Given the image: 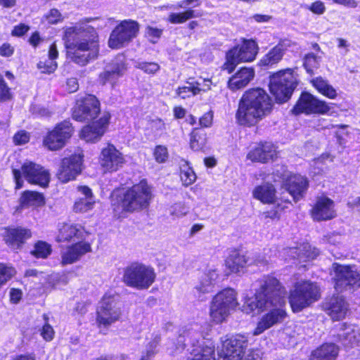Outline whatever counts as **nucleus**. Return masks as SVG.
<instances>
[{"instance_id": "052dcab7", "label": "nucleus", "mask_w": 360, "mask_h": 360, "mask_svg": "<svg viewBox=\"0 0 360 360\" xmlns=\"http://www.w3.org/2000/svg\"><path fill=\"white\" fill-rule=\"evenodd\" d=\"M146 34L149 37L159 39L162 34V30L148 26L146 27Z\"/></svg>"}, {"instance_id": "72a5a7b5", "label": "nucleus", "mask_w": 360, "mask_h": 360, "mask_svg": "<svg viewBox=\"0 0 360 360\" xmlns=\"http://www.w3.org/2000/svg\"><path fill=\"white\" fill-rule=\"evenodd\" d=\"M338 352L339 349L335 344H323L312 351L310 360H335Z\"/></svg>"}, {"instance_id": "4c0bfd02", "label": "nucleus", "mask_w": 360, "mask_h": 360, "mask_svg": "<svg viewBox=\"0 0 360 360\" xmlns=\"http://www.w3.org/2000/svg\"><path fill=\"white\" fill-rule=\"evenodd\" d=\"M30 236L31 233L28 229L22 228L12 229L7 231L5 240L9 245L14 248H18Z\"/></svg>"}, {"instance_id": "1a4fd4ad", "label": "nucleus", "mask_w": 360, "mask_h": 360, "mask_svg": "<svg viewBox=\"0 0 360 360\" xmlns=\"http://www.w3.org/2000/svg\"><path fill=\"white\" fill-rule=\"evenodd\" d=\"M236 292L233 288H226L219 292L212 299L210 314L217 323L223 322L238 304Z\"/></svg>"}, {"instance_id": "2f4dec72", "label": "nucleus", "mask_w": 360, "mask_h": 360, "mask_svg": "<svg viewBox=\"0 0 360 360\" xmlns=\"http://www.w3.org/2000/svg\"><path fill=\"white\" fill-rule=\"evenodd\" d=\"M78 192L82 195L74 205V210L76 212H86L93 209L94 200L91 190L86 186H79Z\"/></svg>"}, {"instance_id": "423d86ee", "label": "nucleus", "mask_w": 360, "mask_h": 360, "mask_svg": "<svg viewBox=\"0 0 360 360\" xmlns=\"http://www.w3.org/2000/svg\"><path fill=\"white\" fill-rule=\"evenodd\" d=\"M152 199L150 187L146 180L127 189L122 198V210L132 212L147 208Z\"/></svg>"}, {"instance_id": "ddd939ff", "label": "nucleus", "mask_w": 360, "mask_h": 360, "mask_svg": "<svg viewBox=\"0 0 360 360\" xmlns=\"http://www.w3.org/2000/svg\"><path fill=\"white\" fill-rule=\"evenodd\" d=\"M257 52L258 46L255 41H245L240 46H236L227 53L223 68L231 73L238 63L252 61Z\"/></svg>"}, {"instance_id": "f704fd0d", "label": "nucleus", "mask_w": 360, "mask_h": 360, "mask_svg": "<svg viewBox=\"0 0 360 360\" xmlns=\"http://www.w3.org/2000/svg\"><path fill=\"white\" fill-rule=\"evenodd\" d=\"M19 204L21 208L41 207L45 204V198L41 193L25 191L21 194Z\"/></svg>"}, {"instance_id": "774afa93", "label": "nucleus", "mask_w": 360, "mask_h": 360, "mask_svg": "<svg viewBox=\"0 0 360 360\" xmlns=\"http://www.w3.org/2000/svg\"><path fill=\"white\" fill-rule=\"evenodd\" d=\"M252 18L257 22H266L272 18L271 15L261 14H255Z\"/></svg>"}, {"instance_id": "864d4df0", "label": "nucleus", "mask_w": 360, "mask_h": 360, "mask_svg": "<svg viewBox=\"0 0 360 360\" xmlns=\"http://www.w3.org/2000/svg\"><path fill=\"white\" fill-rule=\"evenodd\" d=\"M137 67L148 74H153L160 69L159 65L155 63L142 62L139 63Z\"/></svg>"}, {"instance_id": "a18cd8bd", "label": "nucleus", "mask_w": 360, "mask_h": 360, "mask_svg": "<svg viewBox=\"0 0 360 360\" xmlns=\"http://www.w3.org/2000/svg\"><path fill=\"white\" fill-rule=\"evenodd\" d=\"M320 58L313 53L305 55L303 65L308 73L312 74L314 69L319 67Z\"/></svg>"}, {"instance_id": "f03ea898", "label": "nucleus", "mask_w": 360, "mask_h": 360, "mask_svg": "<svg viewBox=\"0 0 360 360\" xmlns=\"http://www.w3.org/2000/svg\"><path fill=\"white\" fill-rule=\"evenodd\" d=\"M64 38L68 58L75 63L84 66L98 57V36L93 27L85 25L69 27Z\"/></svg>"}, {"instance_id": "69168bd1", "label": "nucleus", "mask_w": 360, "mask_h": 360, "mask_svg": "<svg viewBox=\"0 0 360 360\" xmlns=\"http://www.w3.org/2000/svg\"><path fill=\"white\" fill-rule=\"evenodd\" d=\"M22 296V292L20 290L12 288L10 291L11 300L13 302L17 303Z\"/></svg>"}, {"instance_id": "4468645a", "label": "nucleus", "mask_w": 360, "mask_h": 360, "mask_svg": "<svg viewBox=\"0 0 360 360\" xmlns=\"http://www.w3.org/2000/svg\"><path fill=\"white\" fill-rule=\"evenodd\" d=\"M139 30V24L132 20L122 21L110 34L108 44L110 48L119 49L135 38Z\"/></svg>"}, {"instance_id": "2eb2a0df", "label": "nucleus", "mask_w": 360, "mask_h": 360, "mask_svg": "<svg viewBox=\"0 0 360 360\" xmlns=\"http://www.w3.org/2000/svg\"><path fill=\"white\" fill-rule=\"evenodd\" d=\"M101 113V103L92 94H87L78 100L72 109V118L79 122L94 120Z\"/></svg>"}, {"instance_id": "79ce46f5", "label": "nucleus", "mask_w": 360, "mask_h": 360, "mask_svg": "<svg viewBox=\"0 0 360 360\" xmlns=\"http://www.w3.org/2000/svg\"><path fill=\"white\" fill-rule=\"evenodd\" d=\"M206 144V134L203 130L195 129L191 134V148L195 151L203 148Z\"/></svg>"}, {"instance_id": "f257e3e1", "label": "nucleus", "mask_w": 360, "mask_h": 360, "mask_svg": "<svg viewBox=\"0 0 360 360\" xmlns=\"http://www.w3.org/2000/svg\"><path fill=\"white\" fill-rule=\"evenodd\" d=\"M292 91H245L240 98L236 112V122L243 127L255 126L269 115L274 101L278 103L288 101Z\"/></svg>"}, {"instance_id": "13d9d810", "label": "nucleus", "mask_w": 360, "mask_h": 360, "mask_svg": "<svg viewBox=\"0 0 360 360\" xmlns=\"http://www.w3.org/2000/svg\"><path fill=\"white\" fill-rule=\"evenodd\" d=\"M46 17L49 23L55 24L60 20L61 15L58 10L53 8Z\"/></svg>"}, {"instance_id": "b1692460", "label": "nucleus", "mask_w": 360, "mask_h": 360, "mask_svg": "<svg viewBox=\"0 0 360 360\" xmlns=\"http://www.w3.org/2000/svg\"><path fill=\"white\" fill-rule=\"evenodd\" d=\"M102 167L108 172L117 171L124 163L121 153L112 144L103 148L100 156Z\"/></svg>"}, {"instance_id": "49530a36", "label": "nucleus", "mask_w": 360, "mask_h": 360, "mask_svg": "<svg viewBox=\"0 0 360 360\" xmlns=\"http://www.w3.org/2000/svg\"><path fill=\"white\" fill-rule=\"evenodd\" d=\"M15 274V270L11 266L0 263V288L10 280Z\"/></svg>"}, {"instance_id": "bf43d9fd", "label": "nucleus", "mask_w": 360, "mask_h": 360, "mask_svg": "<svg viewBox=\"0 0 360 360\" xmlns=\"http://www.w3.org/2000/svg\"><path fill=\"white\" fill-rule=\"evenodd\" d=\"M30 30V27L25 24H20L14 27L12 30V35L16 37H22L24 35L28 30Z\"/></svg>"}, {"instance_id": "5701e85b", "label": "nucleus", "mask_w": 360, "mask_h": 360, "mask_svg": "<svg viewBox=\"0 0 360 360\" xmlns=\"http://www.w3.org/2000/svg\"><path fill=\"white\" fill-rule=\"evenodd\" d=\"M125 70L122 57H118L112 63L106 65L103 72L99 76V83L105 88H114L118 77L122 75Z\"/></svg>"}, {"instance_id": "9d476101", "label": "nucleus", "mask_w": 360, "mask_h": 360, "mask_svg": "<svg viewBox=\"0 0 360 360\" xmlns=\"http://www.w3.org/2000/svg\"><path fill=\"white\" fill-rule=\"evenodd\" d=\"M334 287L336 291L352 292L360 286V274L355 266L342 265L333 263Z\"/></svg>"}, {"instance_id": "680f3d73", "label": "nucleus", "mask_w": 360, "mask_h": 360, "mask_svg": "<svg viewBox=\"0 0 360 360\" xmlns=\"http://www.w3.org/2000/svg\"><path fill=\"white\" fill-rule=\"evenodd\" d=\"M213 115L211 112H208L202 115L200 119V124L203 127H209L212 125Z\"/></svg>"}, {"instance_id": "f8f14e48", "label": "nucleus", "mask_w": 360, "mask_h": 360, "mask_svg": "<svg viewBox=\"0 0 360 360\" xmlns=\"http://www.w3.org/2000/svg\"><path fill=\"white\" fill-rule=\"evenodd\" d=\"M122 314L116 296L105 295L97 309L96 323L99 328H108L119 321Z\"/></svg>"}, {"instance_id": "4d7b16f0", "label": "nucleus", "mask_w": 360, "mask_h": 360, "mask_svg": "<svg viewBox=\"0 0 360 360\" xmlns=\"http://www.w3.org/2000/svg\"><path fill=\"white\" fill-rule=\"evenodd\" d=\"M309 9L314 13L321 15L326 11V6L321 1H316L311 4Z\"/></svg>"}, {"instance_id": "338daca9", "label": "nucleus", "mask_w": 360, "mask_h": 360, "mask_svg": "<svg viewBox=\"0 0 360 360\" xmlns=\"http://www.w3.org/2000/svg\"><path fill=\"white\" fill-rule=\"evenodd\" d=\"M30 110L33 114L38 115L39 116H46L49 115V112L45 108H39L36 105H32Z\"/></svg>"}, {"instance_id": "473e14b6", "label": "nucleus", "mask_w": 360, "mask_h": 360, "mask_svg": "<svg viewBox=\"0 0 360 360\" xmlns=\"http://www.w3.org/2000/svg\"><path fill=\"white\" fill-rule=\"evenodd\" d=\"M254 70L252 68H243L233 75L229 80V86L231 89H243L254 77Z\"/></svg>"}, {"instance_id": "3c124183", "label": "nucleus", "mask_w": 360, "mask_h": 360, "mask_svg": "<svg viewBox=\"0 0 360 360\" xmlns=\"http://www.w3.org/2000/svg\"><path fill=\"white\" fill-rule=\"evenodd\" d=\"M316 90H335L328 82L321 77H316L310 81Z\"/></svg>"}, {"instance_id": "7c9ffc66", "label": "nucleus", "mask_w": 360, "mask_h": 360, "mask_svg": "<svg viewBox=\"0 0 360 360\" xmlns=\"http://www.w3.org/2000/svg\"><path fill=\"white\" fill-rule=\"evenodd\" d=\"M328 314L333 320H340L345 317L347 312V304L342 296H333L325 304Z\"/></svg>"}, {"instance_id": "6e6552de", "label": "nucleus", "mask_w": 360, "mask_h": 360, "mask_svg": "<svg viewBox=\"0 0 360 360\" xmlns=\"http://www.w3.org/2000/svg\"><path fill=\"white\" fill-rule=\"evenodd\" d=\"M320 297L318 285L311 281H302L296 283L291 291L289 302L294 312L301 311Z\"/></svg>"}, {"instance_id": "c85d7f7f", "label": "nucleus", "mask_w": 360, "mask_h": 360, "mask_svg": "<svg viewBox=\"0 0 360 360\" xmlns=\"http://www.w3.org/2000/svg\"><path fill=\"white\" fill-rule=\"evenodd\" d=\"M276 155L277 153L274 145L266 142L251 150L248 153L247 158L252 162L265 163L269 160H274Z\"/></svg>"}, {"instance_id": "ea45409f", "label": "nucleus", "mask_w": 360, "mask_h": 360, "mask_svg": "<svg viewBox=\"0 0 360 360\" xmlns=\"http://www.w3.org/2000/svg\"><path fill=\"white\" fill-rule=\"evenodd\" d=\"M338 336L339 340L346 347L353 346L356 342L354 329L351 326L347 325L346 323L341 325Z\"/></svg>"}, {"instance_id": "4be33fe9", "label": "nucleus", "mask_w": 360, "mask_h": 360, "mask_svg": "<svg viewBox=\"0 0 360 360\" xmlns=\"http://www.w3.org/2000/svg\"><path fill=\"white\" fill-rule=\"evenodd\" d=\"M297 84L294 70L291 68L280 70L269 77V90H295Z\"/></svg>"}, {"instance_id": "cd10ccee", "label": "nucleus", "mask_w": 360, "mask_h": 360, "mask_svg": "<svg viewBox=\"0 0 360 360\" xmlns=\"http://www.w3.org/2000/svg\"><path fill=\"white\" fill-rule=\"evenodd\" d=\"M285 186L294 201L297 202L304 197L308 188L309 182L306 177L295 174L288 177Z\"/></svg>"}, {"instance_id": "dca6fc26", "label": "nucleus", "mask_w": 360, "mask_h": 360, "mask_svg": "<svg viewBox=\"0 0 360 360\" xmlns=\"http://www.w3.org/2000/svg\"><path fill=\"white\" fill-rule=\"evenodd\" d=\"M329 110V107L325 102L316 99L308 91H303L295 105L292 108L291 113L299 115L302 113L325 114Z\"/></svg>"}, {"instance_id": "58836bf2", "label": "nucleus", "mask_w": 360, "mask_h": 360, "mask_svg": "<svg viewBox=\"0 0 360 360\" xmlns=\"http://www.w3.org/2000/svg\"><path fill=\"white\" fill-rule=\"evenodd\" d=\"M253 196L264 203H272L276 199V190L272 184L266 183L254 189Z\"/></svg>"}, {"instance_id": "c756f323", "label": "nucleus", "mask_w": 360, "mask_h": 360, "mask_svg": "<svg viewBox=\"0 0 360 360\" xmlns=\"http://www.w3.org/2000/svg\"><path fill=\"white\" fill-rule=\"evenodd\" d=\"M86 232L84 228L79 224H65L60 229L58 236V241L84 242Z\"/></svg>"}, {"instance_id": "393cba45", "label": "nucleus", "mask_w": 360, "mask_h": 360, "mask_svg": "<svg viewBox=\"0 0 360 360\" xmlns=\"http://www.w3.org/2000/svg\"><path fill=\"white\" fill-rule=\"evenodd\" d=\"M90 252H91V247L89 243L76 242L62 250L61 263L63 265L73 264Z\"/></svg>"}, {"instance_id": "aec40b11", "label": "nucleus", "mask_w": 360, "mask_h": 360, "mask_svg": "<svg viewBox=\"0 0 360 360\" xmlns=\"http://www.w3.org/2000/svg\"><path fill=\"white\" fill-rule=\"evenodd\" d=\"M285 304V303H281L277 306L272 304L269 307V311L264 314L258 322L253 335H260L271 327L282 323L287 316L286 311L283 308Z\"/></svg>"}, {"instance_id": "a211bd4d", "label": "nucleus", "mask_w": 360, "mask_h": 360, "mask_svg": "<svg viewBox=\"0 0 360 360\" xmlns=\"http://www.w3.org/2000/svg\"><path fill=\"white\" fill-rule=\"evenodd\" d=\"M83 155L75 154L62 160L57 177L62 183L74 180L82 169Z\"/></svg>"}, {"instance_id": "412c9836", "label": "nucleus", "mask_w": 360, "mask_h": 360, "mask_svg": "<svg viewBox=\"0 0 360 360\" xmlns=\"http://www.w3.org/2000/svg\"><path fill=\"white\" fill-rule=\"evenodd\" d=\"M270 261V258L261 257L252 258L239 252H233L226 260V266L231 273H238L240 269L248 265L255 264L257 266L266 265Z\"/></svg>"}, {"instance_id": "de8ad7c7", "label": "nucleus", "mask_w": 360, "mask_h": 360, "mask_svg": "<svg viewBox=\"0 0 360 360\" xmlns=\"http://www.w3.org/2000/svg\"><path fill=\"white\" fill-rule=\"evenodd\" d=\"M188 212V207L184 203L178 202L174 204L169 208V214L174 218H180L185 216Z\"/></svg>"}, {"instance_id": "7ed1b4c3", "label": "nucleus", "mask_w": 360, "mask_h": 360, "mask_svg": "<svg viewBox=\"0 0 360 360\" xmlns=\"http://www.w3.org/2000/svg\"><path fill=\"white\" fill-rule=\"evenodd\" d=\"M258 288L252 297L245 299L243 305V311L247 314L255 309H268L272 304L276 306L281 303H285V288L280 281L274 276H264L257 281Z\"/></svg>"}, {"instance_id": "37998d69", "label": "nucleus", "mask_w": 360, "mask_h": 360, "mask_svg": "<svg viewBox=\"0 0 360 360\" xmlns=\"http://www.w3.org/2000/svg\"><path fill=\"white\" fill-rule=\"evenodd\" d=\"M195 11L188 9L182 13H171L167 18V20L172 24H181L186 21L195 18Z\"/></svg>"}, {"instance_id": "0eeeda50", "label": "nucleus", "mask_w": 360, "mask_h": 360, "mask_svg": "<svg viewBox=\"0 0 360 360\" xmlns=\"http://www.w3.org/2000/svg\"><path fill=\"white\" fill-rule=\"evenodd\" d=\"M155 276L153 268L134 262L124 269L122 281L127 286L144 290L148 289L153 283Z\"/></svg>"}, {"instance_id": "6e6d98bb", "label": "nucleus", "mask_w": 360, "mask_h": 360, "mask_svg": "<svg viewBox=\"0 0 360 360\" xmlns=\"http://www.w3.org/2000/svg\"><path fill=\"white\" fill-rule=\"evenodd\" d=\"M41 335L46 341H51L54 336V330L51 325L46 323L41 331Z\"/></svg>"}, {"instance_id": "bb28decb", "label": "nucleus", "mask_w": 360, "mask_h": 360, "mask_svg": "<svg viewBox=\"0 0 360 360\" xmlns=\"http://www.w3.org/2000/svg\"><path fill=\"white\" fill-rule=\"evenodd\" d=\"M294 45L295 43L288 39L280 40L278 44L270 49V51L262 57L259 62L260 65L263 66H272L277 64L282 60L285 52Z\"/></svg>"}, {"instance_id": "0e129e2a", "label": "nucleus", "mask_w": 360, "mask_h": 360, "mask_svg": "<svg viewBox=\"0 0 360 360\" xmlns=\"http://www.w3.org/2000/svg\"><path fill=\"white\" fill-rule=\"evenodd\" d=\"M334 3L342 5L345 7L354 8L357 7L358 2L356 0H332Z\"/></svg>"}, {"instance_id": "e433bc0d", "label": "nucleus", "mask_w": 360, "mask_h": 360, "mask_svg": "<svg viewBox=\"0 0 360 360\" xmlns=\"http://www.w3.org/2000/svg\"><path fill=\"white\" fill-rule=\"evenodd\" d=\"M217 278L218 274L215 270H210L207 273L202 275L194 288L198 296L200 297L202 294L210 292Z\"/></svg>"}, {"instance_id": "a19ab883", "label": "nucleus", "mask_w": 360, "mask_h": 360, "mask_svg": "<svg viewBox=\"0 0 360 360\" xmlns=\"http://www.w3.org/2000/svg\"><path fill=\"white\" fill-rule=\"evenodd\" d=\"M180 177L183 184L186 186L191 185L196 179L193 169L185 160H181L180 162Z\"/></svg>"}, {"instance_id": "e2e57ef3", "label": "nucleus", "mask_w": 360, "mask_h": 360, "mask_svg": "<svg viewBox=\"0 0 360 360\" xmlns=\"http://www.w3.org/2000/svg\"><path fill=\"white\" fill-rule=\"evenodd\" d=\"M13 47L9 44L5 43L0 46V55L2 56H11L13 53Z\"/></svg>"}, {"instance_id": "c9c22d12", "label": "nucleus", "mask_w": 360, "mask_h": 360, "mask_svg": "<svg viewBox=\"0 0 360 360\" xmlns=\"http://www.w3.org/2000/svg\"><path fill=\"white\" fill-rule=\"evenodd\" d=\"M291 257L300 262H307L315 259L319 254L318 249L312 248L309 244H302L298 248H290L288 250Z\"/></svg>"}, {"instance_id": "a878e982", "label": "nucleus", "mask_w": 360, "mask_h": 360, "mask_svg": "<svg viewBox=\"0 0 360 360\" xmlns=\"http://www.w3.org/2000/svg\"><path fill=\"white\" fill-rule=\"evenodd\" d=\"M334 202L327 197H319L311 210V216L317 221L329 220L336 216Z\"/></svg>"}, {"instance_id": "20e7f679", "label": "nucleus", "mask_w": 360, "mask_h": 360, "mask_svg": "<svg viewBox=\"0 0 360 360\" xmlns=\"http://www.w3.org/2000/svg\"><path fill=\"white\" fill-rule=\"evenodd\" d=\"M248 347V338L237 334L227 338L222 343L219 353V360H261L257 352L246 350Z\"/></svg>"}, {"instance_id": "c03bdc74", "label": "nucleus", "mask_w": 360, "mask_h": 360, "mask_svg": "<svg viewBox=\"0 0 360 360\" xmlns=\"http://www.w3.org/2000/svg\"><path fill=\"white\" fill-rule=\"evenodd\" d=\"M51 252V247L48 243L39 241L35 245L31 253L37 258H46Z\"/></svg>"}, {"instance_id": "39448f33", "label": "nucleus", "mask_w": 360, "mask_h": 360, "mask_svg": "<svg viewBox=\"0 0 360 360\" xmlns=\"http://www.w3.org/2000/svg\"><path fill=\"white\" fill-rule=\"evenodd\" d=\"M200 334L195 330L184 332L177 338L176 349H184L188 344L191 345V360H216L214 355V346L210 341L199 342Z\"/></svg>"}, {"instance_id": "9b49d317", "label": "nucleus", "mask_w": 360, "mask_h": 360, "mask_svg": "<svg viewBox=\"0 0 360 360\" xmlns=\"http://www.w3.org/2000/svg\"><path fill=\"white\" fill-rule=\"evenodd\" d=\"M22 174H23L25 179L30 184L46 187L49 183L50 175L48 171L44 169L41 165L32 162H25L21 167V170L17 169H13L16 189H20L23 186Z\"/></svg>"}, {"instance_id": "09e8293b", "label": "nucleus", "mask_w": 360, "mask_h": 360, "mask_svg": "<svg viewBox=\"0 0 360 360\" xmlns=\"http://www.w3.org/2000/svg\"><path fill=\"white\" fill-rule=\"evenodd\" d=\"M160 342V338L156 336L153 340L148 343L145 354H143L140 360H150L155 353V348Z\"/></svg>"}, {"instance_id": "6ab92c4d", "label": "nucleus", "mask_w": 360, "mask_h": 360, "mask_svg": "<svg viewBox=\"0 0 360 360\" xmlns=\"http://www.w3.org/2000/svg\"><path fill=\"white\" fill-rule=\"evenodd\" d=\"M110 118V112L104 111L98 120L82 128L80 137L86 142L94 143L98 141L105 134Z\"/></svg>"}, {"instance_id": "5fc2aeb1", "label": "nucleus", "mask_w": 360, "mask_h": 360, "mask_svg": "<svg viewBox=\"0 0 360 360\" xmlns=\"http://www.w3.org/2000/svg\"><path fill=\"white\" fill-rule=\"evenodd\" d=\"M30 140V135L25 131H20L16 133L13 136V141L16 145H22L27 143Z\"/></svg>"}, {"instance_id": "f3484780", "label": "nucleus", "mask_w": 360, "mask_h": 360, "mask_svg": "<svg viewBox=\"0 0 360 360\" xmlns=\"http://www.w3.org/2000/svg\"><path fill=\"white\" fill-rule=\"evenodd\" d=\"M72 132V124L65 120L47 134L43 141L44 145L50 150H59L65 146Z\"/></svg>"}, {"instance_id": "603ef678", "label": "nucleus", "mask_w": 360, "mask_h": 360, "mask_svg": "<svg viewBox=\"0 0 360 360\" xmlns=\"http://www.w3.org/2000/svg\"><path fill=\"white\" fill-rule=\"evenodd\" d=\"M154 156L157 162H164L168 158L167 148L162 146H158L154 150Z\"/></svg>"}, {"instance_id": "8fccbe9b", "label": "nucleus", "mask_w": 360, "mask_h": 360, "mask_svg": "<svg viewBox=\"0 0 360 360\" xmlns=\"http://www.w3.org/2000/svg\"><path fill=\"white\" fill-rule=\"evenodd\" d=\"M37 68L41 70L42 73L50 74L56 70L57 68V63L53 60H49L40 61L37 64Z\"/></svg>"}]
</instances>
